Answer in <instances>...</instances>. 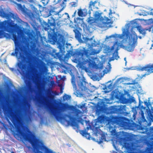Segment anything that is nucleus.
<instances>
[{
  "mask_svg": "<svg viewBox=\"0 0 153 153\" xmlns=\"http://www.w3.org/2000/svg\"><path fill=\"white\" fill-rule=\"evenodd\" d=\"M17 8L19 10H20L22 12H24L25 10L24 8L22 7V5L20 4H17Z\"/></svg>",
  "mask_w": 153,
  "mask_h": 153,
  "instance_id": "nucleus-24",
  "label": "nucleus"
},
{
  "mask_svg": "<svg viewBox=\"0 0 153 153\" xmlns=\"http://www.w3.org/2000/svg\"><path fill=\"white\" fill-rule=\"evenodd\" d=\"M85 83V82L83 79H81L77 82V85L79 88L81 90H83L85 86L84 85V84Z\"/></svg>",
  "mask_w": 153,
  "mask_h": 153,
  "instance_id": "nucleus-16",
  "label": "nucleus"
},
{
  "mask_svg": "<svg viewBox=\"0 0 153 153\" xmlns=\"http://www.w3.org/2000/svg\"><path fill=\"white\" fill-rule=\"evenodd\" d=\"M56 50L55 49H53L52 52V56L54 58L60 59L62 56V55L60 54L59 52H56Z\"/></svg>",
  "mask_w": 153,
  "mask_h": 153,
  "instance_id": "nucleus-17",
  "label": "nucleus"
},
{
  "mask_svg": "<svg viewBox=\"0 0 153 153\" xmlns=\"http://www.w3.org/2000/svg\"><path fill=\"white\" fill-rule=\"evenodd\" d=\"M93 140L95 141L96 140Z\"/></svg>",
  "mask_w": 153,
  "mask_h": 153,
  "instance_id": "nucleus-50",
  "label": "nucleus"
},
{
  "mask_svg": "<svg viewBox=\"0 0 153 153\" xmlns=\"http://www.w3.org/2000/svg\"><path fill=\"white\" fill-rule=\"evenodd\" d=\"M11 153H16L15 152H14L13 151H12L11 152Z\"/></svg>",
  "mask_w": 153,
  "mask_h": 153,
  "instance_id": "nucleus-44",
  "label": "nucleus"
},
{
  "mask_svg": "<svg viewBox=\"0 0 153 153\" xmlns=\"http://www.w3.org/2000/svg\"><path fill=\"white\" fill-rule=\"evenodd\" d=\"M78 107L81 109H82L83 108L85 107V105L84 104H83L82 105H79L78 106Z\"/></svg>",
  "mask_w": 153,
  "mask_h": 153,
  "instance_id": "nucleus-33",
  "label": "nucleus"
},
{
  "mask_svg": "<svg viewBox=\"0 0 153 153\" xmlns=\"http://www.w3.org/2000/svg\"><path fill=\"white\" fill-rule=\"evenodd\" d=\"M136 83V81H133L131 83H128L126 84L127 85H134Z\"/></svg>",
  "mask_w": 153,
  "mask_h": 153,
  "instance_id": "nucleus-32",
  "label": "nucleus"
},
{
  "mask_svg": "<svg viewBox=\"0 0 153 153\" xmlns=\"http://www.w3.org/2000/svg\"><path fill=\"white\" fill-rule=\"evenodd\" d=\"M126 36L129 39L128 44L126 47V49L128 51L132 52L137 45L138 37L134 32L132 31L131 33L127 34Z\"/></svg>",
  "mask_w": 153,
  "mask_h": 153,
  "instance_id": "nucleus-6",
  "label": "nucleus"
},
{
  "mask_svg": "<svg viewBox=\"0 0 153 153\" xmlns=\"http://www.w3.org/2000/svg\"><path fill=\"white\" fill-rule=\"evenodd\" d=\"M86 39L87 41H90V40H91L92 39V38H91L90 39H89V38H86Z\"/></svg>",
  "mask_w": 153,
  "mask_h": 153,
  "instance_id": "nucleus-37",
  "label": "nucleus"
},
{
  "mask_svg": "<svg viewBox=\"0 0 153 153\" xmlns=\"http://www.w3.org/2000/svg\"><path fill=\"white\" fill-rule=\"evenodd\" d=\"M115 44L113 45L111 48H108V52H112L114 49Z\"/></svg>",
  "mask_w": 153,
  "mask_h": 153,
  "instance_id": "nucleus-29",
  "label": "nucleus"
},
{
  "mask_svg": "<svg viewBox=\"0 0 153 153\" xmlns=\"http://www.w3.org/2000/svg\"><path fill=\"white\" fill-rule=\"evenodd\" d=\"M145 104L146 105V106H147L148 105V103H147V102H145Z\"/></svg>",
  "mask_w": 153,
  "mask_h": 153,
  "instance_id": "nucleus-42",
  "label": "nucleus"
},
{
  "mask_svg": "<svg viewBox=\"0 0 153 153\" xmlns=\"http://www.w3.org/2000/svg\"><path fill=\"white\" fill-rule=\"evenodd\" d=\"M78 14L79 16L82 17L84 16L83 12L81 9H79L78 10Z\"/></svg>",
  "mask_w": 153,
  "mask_h": 153,
  "instance_id": "nucleus-27",
  "label": "nucleus"
},
{
  "mask_svg": "<svg viewBox=\"0 0 153 153\" xmlns=\"http://www.w3.org/2000/svg\"><path fill=\"white\" fill-rule=\"evenodd\" d=\"M63 89V88H62V87H61L60 89V93H62Z\"/></svg>",
  "mask_w": 153,
  "mask_h": 153,
  "instance_id": "nucleus-36",
  "label": "nucleus"
},
{
  "mask_svg": "<svg viewBox=\"0 0 153 153\" xmlns=\"http://www.w3.org/2000/svg\"><path fill=\"white\" fill-rule=\"evenodd\" d=\"M142 120L143 122H147L146 119L145 118V117L144 116V113H142Z\"/></svg>",
  "mask_w": 153,
  "mask_h": 153,
  "instance_id": "nucleus-31",
  "label": "nucleus"
},
{
  "mask_svg": "<svg viewBox=\"0 0 153 153\" xmlns=\"http://www.w3.org/2000/svg\"><path fill=\"white\" fill-rule=\"evenodd\" d=\"M28 1L30 2H33V0H27Z\"/></svg>",
  "mask_w": 153,
  "mask_h": 153,
  "instance_id": "nucleus-41",
  "label": "nucleus"
},
{
  "mask_svg": "<svg viewBox=\"0 0 153 153\" xmlns=\"http://www.w3.org/2000/svg\"><path fill=\"white\" fill-rule=\"evenodd\" d=\"M98 120L100 122L103 121L105 119V117L102 115L99 116L97 118Z\"/></svg>",
  "mask_w": 153,
  "mask_h": 153,
  "instance_id": "nucleus-25",
  "label": "nucleus"
},
{
  "mask_svg": "<svg viewBox=\"0 0 153 153\" xmlns=\"http://www.w3.org/2000/svg\"><path fill=\"white\" fill-rule=\"evenodd\" d=\"M18 36L15 33H13L12 36L15 45V52L11 53L12 56H18L19 54L21 61H18L16 64L18 66L17 70L20 73L25 74L26 73L28 68L32 67L35 62V57L27 51L25 50L20 43L22 36L18 33Z\"/></svg>",
  "mask_w": 153,
  "mask_h": 153,
  "instance_id": "nucleus-2",
  "label": "nucleus"
},
{
  "mask_svg": "<svg viewBox=\"0 0 153 153\" xmlns=\"http://www.w3.org/2000/svg\"><path fill=\"white\" fill-rule=\"evenodd\" d=\"M45 27L44 29L46 30H48L50 29H51L50 28L51 26H55L56 23L55 22V20L53 17H51L49 19H48V23L45 22Z\"/></svg>",
  "mask_w": 153,
  "mask_h": 153,
  "instance_id": "nucleus-12",
  "label": "nucleus"
},
{
  "mask_svg": "<svg viewBox=\"0 0 153 153\" xmlns=\"http://www.w3.org/2000/svg\"><path fill=\"white\" fill-rule=\"evenodd\" d=\"M77 54L79 56H80L82 58L84 55H85L86 56L88 55V50H81L77 52Z\"/></svg>",
  "mask_w": 153,
  "mask_h": 153,
  "instance_id": "nucleus-20",
  "label": "nucleus"
},
{
  "mask_svg": "<svg viewBox=\"0 0 153 153\" xmlns=\"http://www.w3.org/2000/svg\"><path fill=\"white\" fill-rule=\"evenodd\" d=\"M69 97H71V96H69Z\"/></svg>",
  "mask_w": 153,
  "mask_h": 153,
  "instance_id": "nucleus-51",
  "label": "nucleus"
},
{
  "mask_svg": "<svg viewBox=\"0 0 153 153\" xmlns=\"http://www.w3.org/2000/svg\"><path fill=\"white\" fill-rule=\"evenodd\" d=\"M83 63L84 65L88 64V65L89 66H91L93 65V61L92 59H83Z\"/></svg>",
  "mask_w": 153,
  "mask_h": 153,
  "instance_id": "nucleus-21",
  "label": "nucleus"
},
{
  "mask_svg": "<svg viewBox=\"0 0 153 153\" xmlns=\"http://www.w3.org/2000/svg\"><path fill=\"white\" fill-rule=\"evenodd\" d=\"M48 37V39L50 42L60 43L62 42L63 40L62 36L59 34L57 35L56 34H53L49 33Z\"/></svg>",
  "mask_w": 153,
  "mask_h": 153,
  "instance_id": "nucleus-11",
  "label": "nucleus"
},
{
  "mask_svg": "<svg viewBox=\"0 0 153 153\" xmlns=\"http://www.w3.org/2000/svg\"><path fill=\"white\" fill-rule=\"evenodd\" d=\"M151 116L153 118V115H151Z\"/></svg>",
  "mask_w": 153,
  "mask_h": 153,
  "instance_id": "nucleus-45",
  "label": "nucleus"
},
{
  "mask_svg": "<svg viewBox=\"0 0 153 153\" xmlns=\"http://www.w3.org/2000/svg\"><path fill=\"white\" fill-rule=\"evenodd\" d=\"M71 83L72 84L74 88L76 89L77 88V86L76 84V82L74 79H73L71 81Z\"/></svg>",
  "mask_w": 153,
  "mask_h": 153,
  "instance_id": "nucleus-26",
  "label": "nucleus"
},
{
  "mask_svg": "<svg viewBox=\"0 0 153 153\" xmlns=\"http://www.w3.org/2000/svg\"><path fill=\"white\" fill-rule=\"evenodd\" d=\"M82 112L80 110L76 108L74 111V115L75 117L78 119H80L82 116Z\"/></svg>",
  "mask_w": 153,
  "mask_h": 153,
  "instance_id": "nucleus-14",
  "label": "nucleus"
},
{
  "mask_svg": "<svg viewBox=\"0 0 153 153\" xmlns=\"http://www.w3.org/2000/svg\"><path fill=\"white\" fill-rule=\"evenodd\" d=\"M140 39H141L142 38V37L141 36H139L138 37Z\"/></svg>",
  "mask_w": 153,
  "mask_h": 153,
  "instance_id": "nucleus-43",
  "label": "nucleus"
},
{
  "mask_svg": "<svg viewBox=\"0 0 153 153\" xmlns=\"http://www.w3.org/2000/svg\"><path fill=\"white\" fill-rule=\"evenodd\" d=\"M0 14L1 16L3 18H6L7 19H9L12 17V13H7L4 12L2 10L0 11Z\"/></svg>",
  "mask_w": 153,
  "mask_h": 153,
  "instance_id": "nucleus-15",
  "label": "nucleus"
},
{
  "mask_svg": "<svg viewBox=\"0 0 153 153\" xmlns=\"http://www.w3.org/2000/svg\"><path fill=\"white\" fill-rule=\"evenodd\" d=\"M153 44H152V47L153 46Z\"/></svg>",
  "mask_w": 153,
  "mask_h": 153,
  "instance_id": "nucleus-49",
  "label": "nucleus"
},
{
  "mask_svg": "<svg viewBox=\"0 0 153 153\" xmlns=\"http://www.w3.org/2000/svg\"><path fill=\"white\" fill-rule=\"evenodd\" d=\"M59 85V86L61 87L62 86V85Z\"/></svg>",
  "mask_w": 153,
  "mask_h": 153,
  "instance_id": "nucleus-46",
  "label": "nucleus"
},
{
  "mask_svg": "<svg viewBox=\"0 0 153 153\" xmlns=\"http://www.w3.org/2000/svg\"><path fill=\"white\" fill-rule=\"evenodd\" d=\"M115 52L113 53V56L114 57V58L115 59H118L119 58V56H118V53H116L114 54Z\"/></svg>",
  "mask_w": 153,
  "mask_h": 153,
  "instance_id": "nucleus-30",
  "label": "nucleus"
},
{
  "mask_svg": "<svg viewBox=\"0 0 153 153\" xmlns=\"http://www.w3.org/2000/svg\"><path fill=\"white\" fill-rule=\"evenodd\" d=\"M106 141V137L104 134H102L99 140H97V142L99 144L102 143L103 141Z\"/></svg>",
  "mask_w": 153,
  "mask_h": 153,
  "instance_id": "nucleus-22",
  "label": "nucleus"
},
{
  "mask_svg": "<svg viewBox=\"0 0 153 153\" xmlns=\"http://www.w3.org/2000/svg\"><path fill=\"white\" fill-rule=\"evenodd\" d=\"M126 107L125 105H115L111 107V111L112 113L118 114H123L126 111Z\"/></svg>",
  "mask_w": 153,
  "mask_h": 153,
  "instance_id": "nucleus-9",
  "label": "nucleus"
},
{
  "mask_svg": "<svg viewBox=\"0 0 153 153\" xmlns=\"http://www.w3.org/2000/svg\"><path fill=\"white\" fill-rule=\"evenodd\" d=\"M98 3V1H91L89 3V8L90 10H92L93 8L94 9L95 8H98V7H97L95 6L96 4Z\"/></svg>",
  "mask_w": 153,
  "mask_h": 153,
  "instance_id": "nucleus-18",
  "label": "nucleus"
},
{
  "mask_svg": "<svg viewBox=\"0 0 153 153\" xmlns=\"http://www.w3.org/2000/svg\"><path fill=\"white\" fill-rule=\"evenodd\" d=\"M69 97H71V96H69Z\"/></svg>",
  "mask_w": 153,
  "mask_h": 153,
  "instance_id": "nucleus-52",
  "label": "nucleus"
},
{
  "mask_svg": "<svg viewBox=\"0 0 153 153\" xmlns=\"http://www.w3.org/2000/svg\"><path fill=\"white\" fill-rule=\"evenodd\" d=\"M91 45L93 46H96V45L94 43H92L91 44Z\"/></svg>",
  "mask_w": 153,
  "mask_h": 153,
  "instance_id": "nucleus-40",
  "label": "nucleus"
},
{
  "mask_svg": "<svg viewBox=\"0 0 153 153\" xmlns=\"http://www.w3.org/2000/svg\"><path fill=\"white\" fill-rule=\"evenodd\" d=\"M13 25L10 20H4L0 25V27L2 30H0V38L4 37L7 38L10 35L9 33L4 32L6 31L10 33H12L14 30L12 28Z\"/></svg>",
  "mask_w": 153,
  "mask_h": 153,
  "instance_id": "nucleus-5",
  "label": "nucleus"
},
{
  "mask_svg": "<svg viewBox=\"0 0 153 153\" xmlns=\"http://www.w3.org/2000/svg\"><path fill=\"white\" fill-rule=\"evenodd\" d=\"M150 15L153 16V10H151V12L150 13Z\"/></svg>",
  "mask_w": 153,
  "mask_h": 153,
  "instance_id": "nucleus-39",
  "label": "nucleus"
},
{
  "mask_svg": "<svg viewBox=\"0 0 153 153\" xmlns=\"http://www.w3.org/2000/svg\"><path fill=\"white\" fill-rule=\"evenodd\" d=\"M73 31L75 33V38L78 39H80L81 37V34L79 30L75 29Z\"/></svg>",
  "mask_w": 153,
  "mask_h": 153,
  "instance_id": "nucleus-23",
  "label": "nucleus"
},
{
  "mask_svg": "<svg viewBox=\"0 0 153 153\" xmlns=\"http://www.w3.org/2000/svg\"><path fill=\"white\" fill-rule=\"evenodd\" d=\"M24 113H15V126L17 129V132L24 139L31 144L36 153H56L45 146L43 142L36 138L26 126L22 125L25 120Z\"/></svg>",
  "mask_w": 153,
  "mask_h": 153,
  "instance_id": "nucleus-1",
  "label": "nucleus"
},
{
  "mask_svg": "<svg viewBox=\"0 0 153 153\" xmlns=\"http://www.w3.org/2000/svg\"><path fill=\"white\" fill-rule=\"evenodd\" d=\"M80 133L83 137H86L87 139H90V134L88 133L86 131L85 129V130H81L79 131Z\"/></svg>",
  "mask_w": 153,
  "mask_h": 153,
  "instance_id": "nucleus-19",
  "label": "nucleus"
},
{
  "mask_svg": "<svg viewBox=\"0 0 153 153\" xmlns=\"http://www.w3.org/2000/svg\"><path fill=\"white\" fill-rule=\"evenodd\" d=\"M30 40V48L32 51L34 53H37L39 51V48H37V40L36 38L32 34H31L29 37V39H25V45L28 46L29 43L28 41Z\"/></svg>",
  "mask_w": 153,
  "mask_h": 153,
  "instance_id": "nucleus-8",
  "label": "nucleus"
},
{
  "mask_svg": "<svg viewBox=\"0 0 153 153\" xmlns=\"http://www.w3.org/2000/svg\"><path fill=\"white\" fill-rule=\"evenodd\" d=\"M69 0H63L62 2V4H65V3L68 1Z\"/></svg>",
  "mask_w": 153,
  "mask_h": 153,
  "instance_id": "nucleus-35",
  "label": "nucleus"
},
{
  "mask_svg": "<svg viewBox=\"0 0 153 153\" xmlns=\"http://www.w3.org/2000/svg\"><path fill=\"white\" fill-rule=\"evenodd\" d=\"M152 27V31L153 32V27H150L148 28H145V29L143 28L141 26H138L137 27V28L140 34L145 35L146 33V31L148 30L150 32Z\"/></svg>",
  "mask_w": 153,
  "mask_h": 153,
  "instance_id": "nucleus-13",
  "label": "nucleus"
},
{
  "mask_svg": "<svg viewBox=\"0 0 153 153\" xmlns=\"http://www.w3.org/2000/svg\"><path fill=\"white\" fill-rule=\"evenodd\" d=\"M118 47L119 46H118L116 48V49L115 50V52H116V53H118L117 51L119 50Z\"/></svg>",
  "mask_w": 153,
  "mask_h": 153,
  "instance_id": "nucleus-38",
  "label": "nucleus"
},
{
  "mask_svg": "<svg viewBox=\"0 0 153 153\" xmlns=\"http://www.w3.org/2000/svg\"><path fill=\"white\" fill-rule=\"evenodd\" d=\"M115 59V58H114V57H113V56L112 57H111V58H110V59H109V62H111V61H113V60H114Z\"/></svg>",
  "mask_w": 153,
  "mask_h": 153,
  "instance_id": "nucleus-34",
  "label": "nucleus"
},
{
  "mask_svg": "<svg viewBox=\"0 0 153 153\" xmlns=\"http://www.w3.org/2000/svg\"><path fill=\"white\" fill-rule=\"evenodd\" d=\"M125 148L129 150L131 148V146L129 145L128 143H125L124 144Z\"/></svg>",
  "mask_w": 153,
  "mask_h": 153,
  "instance_id": "nucleus-28",
  "label": "nucleus"
},
{
  "mask_svg": "<svg viewBox=\"0 0 153 153\" xmlns=\"http://www.w3.org/2000/svg\"><path fill=\"white\" fill-rule=\"evenodd\" d=\"M115 124L130 129H133L135 125L134 123L130 122L129 120L125 117L113 116L108 121V127L109 131L112 135H114L116 134V130L114 128Z\"/></svg>",
  "mask_w": 153,
  "mask_h": 153,
  "instance_id": "nucleus-4",
  "label": "nucleus"
},
{
  "mask_svg": "<svg viewBox=\"0 0 153 153\" xmlns=\"http://www.w3.org/2000/svg\"><path fill=\"white\" fill-rule=\"evenodd\" d=\"M138 69L140 71H146L145 74L142 75V78L145 77L146 75H149L151 73H153V64H149L143 67H140Z\"/></svg>",
  "mask_w": 153,
  "mask_h": 153,
  "instance_id": "nucleus-10",
  "label": "nucleus"
},
{
  "mask_svg": "<svg viewBox=\"0 0 153 153\" xmlns=\"http://www.w3.org/2000/svg\"><path fill=\"white\" fill-rule=\"evenodd\" d=\"M94 16L96 20L100 21L98 24L99 27L104 29L108 28L110 27V20L108 18H106L105 20L103 17L101 16V14L97 11L95 12Z\"/></svg>",
  "mask_w": 153,
  "mask_h": 153,
  "instance_id": "nucleus-7",
  "label": "nucleus"
},
{
  "mask_svg": "<svg viewBox=\"0 0 153 153\" xmlns=\"http://www.w3.org/2000/svg\"><path fill=\"white\" fill-rule=\"evenodd\" d=\"M119 37L121 38V36H120V37Z\"/></svg>",
  "mask_w": 153,
  "mask_h": 153,
  "instance_id": "nucleus-47",
  "label": "nucleus"
},
{
  "mask_svg": "<svg viewBox=\"0 0 153 153\" xmlns=\"http://www.w3.org/2000/svg\"><path fill=\"white\" fill-rule=\"evenodd\" d=\"M124 60H126V58H124Z\"/></svg>",
  "mask_w": 153,
  "mask_h": 153,
  "instance_id": "nucleus-48",
  "label": "nucleus"
},
{
  "mask_svg": "<svg viewBox=\"0 0 153 153\" xmlns=\"http://www.w3.org/2000/svg\"><path fill=\"white\" fill-rule=\"evenodd\" d=\"M51 91L49 90L48 92V99H45V101L47 105L50 110L51 112L55 117L56 119L61 122L69 123L71 122V125L74 128L76 129L78 131L79 130V126L78 124L75 121L76 118L67 114H63L62 113L68 108V105L67 104H62L61 106H56L52 107L50 104V101L49 99L51 100L53 98V96L51 93Z\"/></svg>",
  "mask_w": 153,
  "mask_h": 153,
  "instance_id": "nucleus-3",
  "label": "nucleus"
}]
</instances>
